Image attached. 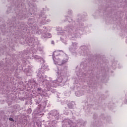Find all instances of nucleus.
I'll use <instances>...</instances> for the list:
<instances>
[{"instance_id": "f257e3e1", "label": "nucleus", "mask_w": 127, "mask_h": 127, "mask_svg": "<svg viewBox=\"0 0 127 127\" xmlns=\"http://www.w3.org/2000/svg\"><path fill=\"white\" fill-rule=\"evenodd\" d=\"M67 69L68 66L67 65L58 67L56 70V72L57 75L59 77L57 78L56 80H52L51 77H48L46 82L38 88L36 94L34 95L33 98L36 105L40 104L39 107L34 111V114L39 118H41L44 115L41 112V110H44L46 107V104H47V100L44 101L42 99H45V97L47 99L48 98L47 92L50 91L52 93H55V90L53 89L54 88L58 87V86L63 87L65 85V83L67 82V77L65 76L64 78L63 77L66 76V70Z\"/></svg>"}, {"instance_id": "f03ea898", "label": "nucleus", "mask_w": 127, "mask_h": 127, "mask_svg": "<svg viewBox=\"0 0 127 127\" xmlns=\"http://www.w3.org/2000/svg\"><path fill=\"white\" fill-rule=\"evenodd\" d=\"M70 25L65 26L64 30L62 27H57L56 30L58 34L61 35V40L64 44H67V39L70 40H76L83 34V32L85 30V27L83 23H80L77 25V27H75L76 22L72 19L68 20Z\"/></svg>"}, {"instance_id": "7ed1b4c3", "label": "nucleus", "mask_w": 127, "mask_h": 127, "mask_svg": "<svg viewBox=\"0 0 127 127\" xmlns=\"http://www.w3.org/2000/svg\"><path fill=\"white\" fill-rule=\"evenodd\" d=\"M52 27L50 26L43 27L42 30H38V26L37 25H34L33 26L28 28L27 32H32L33 34H42V38H51L52 35L49 33H45L47 31H51Z\"/></svg>"}, {"instance_id": "20e7f679", "label": "nucleus", "mask_w": 127, "mask_h": 127, "mask_svg": "<svg viewBox=\"0 0 127 127\" xmlns=\"http://www.w3.org/2000/svg\"><path fill=\"white\" fill-rule=\"evenodd\" d=\"M53 59L55 65L62 66L68 63L69 56L63 51H55L53 54Z\"/></svg>"}, {"instance_id": "39448f33", "label": "nucleus", "mask_w": 127, "mask_h": 127, "mask_svg": "<svg viewBox=\"0 0 127 127\" xmlns=\"http://www.w3.org/2000/svg\"><path fill=\"white\" fill-rule=\"evenodd\" d=\"M27 43L31 47V52L32 53H36L37 52V50L41 52L42 55H44L45 54L44 53V47L43 46H38V44H39V42L37 38H28L27 40Z\"/></svg>"}, {"instance_id": "423d86ee", "label": "nucleus", "mask_w": 127, "mask_h": 127, "mask_svg": "<svg viewBox=\"0 0 127 127\" xmlns=\"http://www.w3.org/2000/svg\"><path fill=\"white\" fill-rule=\"evenodd\" d=\"M48 119H52L53 120L51 122L48 121L46 123V127H55V125L57 124V121L55 120H58L59 119H60L59 113L56 110L51 111L48 115Z\"/></svg>"}, {"instance_id": "0eeeda50", "label": "nucleus", "mask_w": 127, "mask_h": 127, "mask_svg": "<svg viewBox=\"0 0 127 127\" xmlns=\"http://www.w3.org/2000/svg\"><path fill=\"white\" fill-rule=\"evenodd\" d=\"M45 70V71L49 70V68H48V66L47 64H42L41 68L37 71V76H38L40 82L44 84L46 80L48 79V78L46 75H44V70Z\"/></svg>"}, {"instance_id": "6e6552de", "label": "nucleus", "mask_w": 127, "mask_h": 127, "mask_svg": "<svg viewBox=\"0 0 127 127\" xmlns=\"http://www.w3.org/2000/svg\"><path fill=\"white\" fill-rule=\"evenodd\" d=\"M87 65L84 63H81L80 65H78L75 69L76 74L79 79V81H83V76H86V69H88Z\"/></svg>"}, {"instance_id": "1a4fd4ad", "label": "nucleus", "mask_w": 127, "mask_h": 127, "mask_svg": "<svg viewBox=\"0 0 127 127\" xmlns=\"http://www.w3.org/2000/svg\"><path fill=\"white\" fill-rule=\"evenodd\" d=\"M24 54L25 55H28L26 57V59H35L37 61L41 62V64H44V63H45V60H44V59L41 58L39 56L33 55V53H32L31 50L29 53L28 51L25 50L24 51Z\"/></svg>"}, {"instance_id": "9d476101", "label": "nucleus", "mask_w": 127, "mask_h": 127, "mask_svg": "<svg viewBox=\"0 0 127 127\" xmlns=\"http://www.w3.org/2000/svg\"><path fill=\"white\" fill-rule=\"evenodd\" d=\"M39 0H32L30 2V3H29V10L30 11H31L30 12L31 15H32V14L35 15V12H36L37 10V8L36 7V5L34 4V3H33V1H38Z\"/></svg>"}, {"instance_id": "9b49d317", "label": "nucleus", "mask_w": 127, "mask_h": 127, "mask_svg": "<svg viewBox=\"0 0 127 127\" xmlns=\"http://www.w3.org/2000/svg\"><path fill=\"white\" fill-rule=\"evenodd\" d=\"M80 56H87L89 54V50L86 46H81L78 50Z\"/></svg>"}, {"instance_id": "f8f14e48", "label": "nucleus", "mask_w": 127, "mask_h": 127, "mask_svg": "<svg viewBox=\"0 0 127 127\" xmlns=\"http://www.w3.org/2000/svg\"><path fill=\"white\" fill-rule=\"evenodd\" d=\"M77 49H78V43L72 42L71 45L69 47V50L72 55H77Z\"/></svg>"}, {"instance_id": "ddd939ff", "label": "nucleus", "mask_w": 127, "mask_h": 127, "mask_svg": "<svg viewBox=\"0 0 127 127\" xmlns=\"http://www.w3.org/2000/svg\"><path fill=\"white\" fill-rule=\"evenodd\" d=\"M39 17L41 19V23H42V24H47L48 22L51 21V19H47V16L44 13L39 15Z\"/></svg>"}, {"instance_id": "4468645a", "label": "nucleus", "mask_w": 127, "mask_h": 127, "mask_svg": "<svg viewBox=\"0 0 127 127\" xmlns=\"http://www.w3.org/2000/svg\"><path fill=\"white\" fill-rule=\"evenodd\" d=\"M69 100H65L64 101V104H67L69 109H73L74 108V105H75V103L74 101H72L71 103H69Z\"/></svg>"}, {"instance_id": "2eb2a0df", "label": "nucleus", "mask_w": 127, "mask_h": 127, "mask_svg": "<svg viewBox=\"0 0 127 127\" xmlns=\"http://www.w3.org/2000/svg\"><path fill=\"white\" fill-rule=\"evenodd\" d=\"M84 95V91L81 90L80 91H76L75 92V95L76 97H80V96H83Z\"/></svg>"}, {"instance_id": "dca6fc26", "label": "nucleus", "mask_w": 127, "mask_h": 127, "mask_svg": "<svg viewBox=\"0 0 127 127\" xmlns=\"http://www.w3.org/2000/svg\"><path fill=\"white\" fill-rule=\"evenodd\" d=\"M24 72L27 74V76H30V74H31L32 71L30 68L29 69H27V68H25Z\"/></svg>"}, {"instance_id": "f3484780", "label": "nucleus", "mask_w": 127, "mask_h": 127, "mask_svg": "<svg viewBox=\"0 0 127 127\" xmlns=\"http://www.w3.org/2000/svg\"><path fill=\"white\" fill-rule=\"evenodd\" d=\"M29 83L31 86H32V87H35L36 82L33 79H30L29 80Z\"/></svg>"}, {"instance_id": "a211bd4d", "label": "nucleus", "mask_w": 127, "mask_h": 127, "mask_svg": "<svg viewBox=\"0 0 127 127\" xmlns=\"http://www.w3.org/2000/svg\"><path fill=\"white\" fill-rule=\"evenodd\" d=\"M19 17V18H22V19H23L24 18H26V16H25V15H23V14L22 13H19L17 15V17Z\"/></svg>"}, {"instance_id": "6ab92c4d", "label": "nucleus", "mask_w": 127, "mask_h": 127, "mask_svg": "<svg viewBox=\"0 0 127 127\" xmlns=\"http://www.w3.org/2000/svg\"><path fill=\"white\" fill-rule=\"evenodd\" d=\"M120 5H122L123 7H126L127 9V0H125L122 3H120Z\"/></svg>"}, {"instance_id": "aec40b11", "label": "nucleus", "mask_w": 127, "mask_h": 127, "mask_svg": "<svg viewBox=\"0 0 127 127\" xmlns=\"http://www.w3.org/2000/svg\"><path fill=\"white\" fill-rule=\"evenodd\" d=\"M67 13V14H72V13H73V11L71 9H68Z\"/></svg>"}, {"instance_id": "412c9836", "label": "nucleus", "mask_w": 127, "mask_h": 127, "mask_svg": "<svg viewBox=\"0 0 127 127\" xmlns=\"http://www.w3.org/2000/svg\"><path fill=\"white\" fill-rule=\"evenodd\" d=\"M117 64H118V62H115L114 63H113L112 64L113 69H116V66H117Z\"/></svg>"}, {"instance_id": "4be33fe9", "label": "nucleus", "mask_w": 127, "mask_h": 127, "mask_svg": "<svg viewBox=\"0 0 127 127\" xmlns=\"http://www.w3.org/2000/svg\"><path fill=\"white\" fill-rule=\"evenodd\" d=\"M57 96L58 97V98H63V94H61V93H58L57 94Z\"/></svg>"}, {"instance_id": "5701e85b", "label": "nucleus", "mask_w": 127, "mask_h": 127, "mask_svg": "<svg viewBox=\"0 0 127 127\" xmlns=\"http://www.w3.org/2000/svg\"><path fill=\"white\" fill-rule=\"evenodd\" d=\"M31 109H28V110H27V113L28 114H31Z\"/></svg>"}, {"instance_id": "b1692460", "label": "nucleus", "mask_w": 127, "mask_h": 127, "mask_svg": "<svg viewBox=\"0 0 127 127\" xmlns=\"http://www.w3.org/2000/svg\"><path fill=\"white\" fill-rule=\"evenodd\" d=\"M9 121H10L11 122H14V120H13V119H12V118H10L9 119Z\"/></svg>"}, {"instance_id": "393cba45", "label": "nucleus", "mask_w": 127, "mask_h": 127, "mask_svg": "<svg viewBox=\"0 0 127 127\" xmlns=\"http://www.w3.org/2000/svg\"><path fill=\"white\" fill-rule=\"evenodd\" d=\"M23 64L25 66L26 65V61H23Z\"/></svg>"}, {"instance_id": "a878e982", "label": "nucleus", "mask_w": 127, "mask_h": 127, "mask_svg": "<svg viewBox=\"0 0 127 127\" xmlns=\"http://www.w3.org/2000/svg\"><path fill=\"white\" fill-rule=\"evenodd\" d=\"M32 102H31V101H30V105H32Z\"/></svg>"}, {"instance_id": "bb28decb", "label": "nucleus", "mask_w": 127, "mask_h": 127, "mask_svg": "<svg viewBox=\"0 0 127 127\" xmlns=\"http://www.w3.org/2000/svg\"><path fill=\"white\" fill-rule=\"evenodd\" d=\"M64 115H68V113H67L66 112H64Z\"/></svg>"}, {"instance_id": "cd10ccee", "label": "nucleus", "mask_w": 127, "mask_h": 127, "mask_svg": "<svg viewBox=\"0 0 127 127\" xmlns=\"http://www.w3.org/2000/svg\"><path fill=\"white\" fill-rule=\"evenodd\" d=\"M68 20V18L66 19V20H64V21H67Z\"/></svg>"}, {"instance_id": "c85d7f7f", "label": "nucleus", "mask_w": 127, "mask_h": 127, "mask_svg": "<svg viewBox=\"0 0 127 127\" xmlns=\"http://www.w3.org/2000/svg\"><path fill=\"white\" fill-rule=\"evenodd\" d=\"M52 44H54V41H52Z\"/></svg>"}, {"instance_id": "c756f323", "label": "nucleus", "mask_w": 127, "mask_h": 127, "mask_svg": "<svg viewBox=\"0 0 127 127\" xmlns=\"http://www.w3.org/2000/svg\"><path fill=\"white\" fill-rule=\"evenodd\" d=\"M125 104H127V100H126Z\"/></svg>"}, {"instance_id": "7c9ffc66", "label": "nucleus", "mask_w": 127, "mask_h": 127, "mask_svg": "<svg viewBox=\"0 0 127 127\" xmlns=\"http://www.w3.org/2000/svg\"><path fill=\"white\" fill-rule=\"evenodd\" d=\"M66 17H67V16H64V18H66Z\"/></svg>"}, {"instance_id": "2f4dec72", "label": "nucleus", "mask_w": 127, "mask_h": 127, "mask_svg": "<svg viewBox=\"0 0 127 127\" xmlns=\"http://www.w3.org/2000/svg\"><path fill=\"white\" fill-rule=\"evenodd\" d=\"M76 87H73V90H74Z\"/></svg>"}, {"instance_id": "473e14b6", "label": "nucleus", "mask_w": 127, "mask_h": 127, "mask_svg": "<svg viewBox=\"0 0 127 127\" xmlns=\"http://www.w3.org/2000/svg\"><path fill=\"white\" fill-rule=\"evenodd\" d=\"M66 96H68V95H66Z\"/></svg>"}]
</instances>
